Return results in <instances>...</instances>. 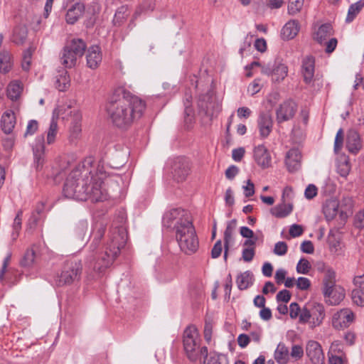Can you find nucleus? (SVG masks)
<instances>
[{"instance_id": "f3484780", "label": "nucleus", "mask_w": 364, "mask_h": 364, "mask_svg": "<svg viewBox=\"0 0 364 364\" xmlns=\"http://www.w3.org/2000/svg\"><path fill=\"white\" fill-rule=\"evenodd\" d=\"M258 128L262 138L267 137L272 132L273 121L269 112L260 113L258 118Z\"/></svg>"}, {"instance_id": "774afa93", "label": "nucleus", "mask_w": 364, "mask_h": 364, "mask_svg": "<svg viewBox=\"0 0 364 364\" xmlns=\"http://www.w3.org/2000/svg\"><path fill=\"white\" fill-rule=\"evenodd\" d=\"M355 225L358 228H364V210L358 212L355 216Z\"/></svg>"}, {"instance_id": "7c9ffc66", "label": "nucleus", "mask_w": 364, "mask_h": 364, "mask_svg": "<svg viewBox=\"0 0 364 364\" xmlns=\"http://www.w3.org/2000/svg\"><path fill=\"white\" fill-rule=\"evenodd\" d=\"M333 34V28L331 24H322L316 31L314 39L320 44H323L328 37Z\"/></svg>"}, {"instance_id": "e2e57ef3", "label": "nucleus", "mask_w": 364, "mask_h": 364, "mask_svg": "<svg viewBox=\"0 0 364 364\" xmlns=\"http://www.w3.org/2000/svg\"><path fill=\"white\" fill-rule=\"evenodd\" d=\"M350 165L347 161H345L344 162L340 164L338 166V172L343 177H346L348 176V174L350 172Z\"/></svg>"}, {"instance_id": "412c9836", "label": "nucleus", "mask_w": 364, "mask_h": 364, "mask_svg": "<svg viewBox=\"0 0 364 364\" xmlns=\"http://www.w3.org/2000/svg\"><path fill=\"white\" fill-rule=\"evenodd\" d=\"M318 269L319 271H323L324 274L322 289H326V288L329 289L332 286L336 284V273L333 268L326 267L324 263H321L318 265Z\"/></svg>"}, {"instance_id": "3c124183", "label": "nucleus", "mask_w": 364, "mask_h": 364, "mask_svg": "<svg viewBox=\"0 0 364 364\" xmlns=\"http://www.w3.org/2000/svg\"><path fill=\"white\" fill-rule=\"evenodd\" d=\"M299 321L300 323H309L311 326V310L304 307L299 316Z\"/></svg>"}, {"instance_id": "49530a36", "label": "nucleus", "mask_w": 364, "mask_h": 364, "mask_svg": "<svg viewBox=\"0 0 364 364\" xmlns=\"http://www.w3.org/2000/svg\"><path fill=\"white\" fill-rule=\"evenodd\" d=\"M311 268L310 262L305 258L299 259L296 265V272L299 274H307Z\"/></svg>"}, {"instance_id": "2eb2a0df", "label": "nucleus", "mask_w": 364, "mask_h": 364, "mask_svg": "<svg viewBox=\"0 0 364 364\" xmlns=\"http://www.w3.org/2000/svg\"><path fill=\"white\" fill-rule=\"evenodd\" d=\"M306 352L307 356L314 364H321L324 355L321 345L315 341H310L307 343Z\"/></svg>"}, {"instance_id": "79ce46f5", "label": "nucleus", "mask_w": 364, "mask_h": 364, "mask_svg": "<svg viewBox=\"0 0 364 364\" xmlns=\"http://www.w3.org/2000/svg\"><path fill=\"white\" fill-rule=\"evenodd\" d=\"M11 258V253L9 252L6 257L4 259L2 267L0 270V282L9 283L11 282L10 279L8 277V275H6V268L10 262Z\"/></svg>"}, {"instance_id": "f8f14e48", "label": "nucleus", "mask_w": 364, "mask_h": 364, "mask_svg": "<svg viewBox=\"0 0 364 364\" xmlns=\"http://www.w3.org/2000/svg\"><path fill=\"white\" fill-rule=\"evenodd\" d=\"M297 110V105L293 100L284 101L276 110V119L279 124L291 119Z\"/></svg>"}, {"instance_id": "b1692460", "label": "nucleus", "mask_w": 364, "mask_h": 364, "mask_svg": "<svg viewBox=\"0 0 364 364\" xmlns=\"http://www.w3.org/2000/svg\"><path fill=\"white\" fill-rule=\"evenodd\" d=\"M311 310V328L320 326L325 317V310L322 304H314Z\"/></svg>"}, {"instance_id": "5701e85b", "label": "nucleus", "mask_w": 364, "mask_h": 364, "mask_svg": "<svg viewBox=\"0 0 364 364\" xmlns=\"http://www.w3.org/2000/svg\"><path fill=\"white\" fill-rule=\"evenodd\" d=\"M346 148L352 154H356L362 148L360 134L355 130H350L347 134Z\"/></svg>"}, {"instance_id": "37998d69", "label": "nucleus", "mask_w": 364, "mask_h": 364, "mask_svg": "<svg viewBox=\"0 0 364 364\" xmlns=\"http://www.w3.org/2000/svg\"><path fill=\"white\" fill-rule=\"evenodd\" d=\"M353 302L358 306H364V290L360 289H353L351 292Z\"/></svg>"}, {"instance_id": "f03ea898", "label": "nucleus", "mask_w": 364, "mask_h": 364, "mask_svg": "<svg viewBox=\"0 0 364 364\" xmlns=\"http://www.w3.org/2000/svg\"><path fill=\"white\" fill-rule=\"evenodd\" d=\"M105 232V226L102 223H96L92 232L93 238L89 247L93 254L90 256V260L97 259L93 269L98 272H102L113 263L127 241L124 229L122 227L114 228L110 230L105 251L98 252L97 249Z\"/></svg>"}, {"instance_id": "ea45409f", "label": "nucleus", "mask_w": 364, "mask_h": 364, "mask_svg": "<svg viewBox=\"0 0 364 364\" xmlns=\"http://www.w3.org/2000/svg\"><path fill=\"white\" fill-rule=\"evenodd\" d=\"M323 213L326 216V220H332L337 214L338 212V204L336 201H331L327 203L323 208Z\"/></svg>"}, {"instance_id": "393cba45", "label": "nucleus", "mask_w": 364, "mask_h": 364, "mask_svg": "<svg viewBox=\"0 0 364 364\" xmlns=\"http://www.w3.org/2000/svg\"><path fill=\"white\" fill-rule=\"evenodd\" d=\"M274 358L278 364H287L290 361L289 350L284 343L280 342L274 353Z\"/></svg>"}, {"instance_id": "58836bf2", "label": "nucleus", "mask_w": 364, "mask_h": 364, "mask_svg": "<svg viewBox=\"0 0 364 364\" xmlns=\"http://www.w3.org/2000/svg\"><path fill=\"white\" fill-rule=\"evenodd\" d=\"M70 76L64 71L56 77L55 86L59 91L63 92L70 87Z\"/></svg>"}, {"instance_id": "9d476101", "label": "nucleus", "mask_w": 364, "mask_h": 364, "mask_svg": "<svg viewBox=\"0 0 364 364\" xmlns=\"http://www.w3.org/2000/svg\"><path fill=\"white\" fill-rule=\"evenodd\" d=\"M43 135L38 136L32 146L33 154V166L37 172L42 171L45 163V146Z\"/></svg>"}, {"instance_id": "473e14b6", "label": "nucleus", "mask_w": 364, "mask_h": 364, "mask_svg": "<svg viewBox=\"0 0 364 364\" xmlns=\"http://www.w3.org/2000/svg\"><path fill=\"white\" fill-rule=\"evenodd\" d=\"M236 226V220H232L228 222L226 229L224 232V243H225V251H224V259H227L228 252L229 248V243L232 238L233 230Z\"/></svg>"}, {"instance_id": "4c0bfd02", "label": "nucleus", "mask_w": 364, "mask_h": 364, "mask_svg": "<svg viewBox=\"0 0 364 364\" xmlns=\"http://www.w3.org/2000/svg\"><path fill=\"white\" fill-rule=\"evenodd\" d=\"M12 67L11 55L6 51L0 53V73H6Z\"/></svg>"}, {"instance_id": "69168bd1", "label": "nucleus", "mask_w": 364, "mask_h": 364, "mask_svg": "<svg viewBox=\"0 0 364 364\" xmlns=\"http://www.w3.org/2000/svg\"><path fill=\"white\" fill-rule=\"evenodd\" d=\"M242 259L244 261L250 262H251L255 256L254 248H245L242 250Z\"/></svg>"}, {"instance_id": "f257e3e1", "label": "nucleus", "mask_w": 364, "mask_h": 364, "mask_svg": "<svg viewBox=\"0 0 364 364\" xmlns=\"http://www.w3.org/2000/svg\"><path fill=\"white\" fill-rule=\"evenodd\" d=\"M146 107L145 102L133 95L123 87L116 88L106 106V110L113 124L126 129L136 119L142 115Z\"/></svg>"}, {"instance_id": "09e8293b", "label": "nucleus", "mask_w": 364, "mask_h": 364, "mask_svg": "<svg viewBox=\"0 0 364 364\" xmlns=\"http://www.w3.org/2000/svg\"><path fill=\"white\" fill-rule=\"evenodd\" d=\"M38 123L36 120H29L26 127V132L24 133V136L26 137L28 136L33 135L38 130Z\"/></svg>"}, {"instance_id": "0e129e2a", "label": "nucleus", "mask_w": 364, "mask_h": 364, "mask_svg": "<svg viewBox=\"0 0 364 364\" xmlns=\"http://www.w3.org/2000/svg\"><path fill=\"white\" fill-rule=\"evenodd\" d=\"M239 173V168L235 165L230 166L225 171V176L229 180H232Z\"/></svg>"}, {"instance_id": "cd10ccee", "label": "nucleus", "mask_w": 364, "mask_h": 364, "mask_svg": "<svg viewBox=\"0 0 364 364\" xmlns=\"http://www.w3.org/2000/svg\"><path fill=\"white\" fill-rule=\"evenodd\" d=\"M85 10L83 4L76 3L73 5L67 11L65 16L66 22L69 24H74L82 15Z\"/></svg>"}, {"instance_id": "f704fd0d", "label": "nucleus", "mask_w": 364, "mask_h": 364, "mask_svg": "<svg viewBox=\"0 0 364 364\" xmlns=\"http://www.w3.org/2000/svg\"><path fill=\"white\" fill-rule=\"evenodd\" d=\"M292 211V205L291 204L282 203L278 205L271 209V213L277 218H285Z\"/></svg>"}, {"instance_id": "c756f323", "label": "nucleus", "mask_w": 364, "mask_h": 364, "mask_svg": "<svg viewBox=\"0 0 364 364\" xmlns=\"http://www.w3.org/2000/svg\"><path fill=\"white\" fill-rule=\"evenodd\" d=\"M28 35V29L26 26L19 25L14 28L11 41L15 44L22 45L24 43Z\"/></svg>"}, {"instance_id": "8fccbe9b", "label": "nucleus", "mask_w": 364, "mask_h": 364, "mask_svg": "<svg viewBox=\"0 0 364 364\" xmlns=\"http://www.w3.org/2000/svg\"><path fill=\"white\" fill-rule=\"evenodd\" d=\"M288 247L285 242H278L275 244L274 253L279 256H283L287 252Z\"/></svg>"}, {"instance_id": "bf43d9fd", "label": "nucleus", "mask_w": 364, "mask_h": 364, "mask_svg": "<svg viewBox=\"0 0 364 364\" xmlns=\"http://www.w3.org/2000/svg\"><path fill=\"white\" fill-rule=\"evenodd\" d=\"M318 189L314 184H309L304 192V196L307 199H312L317 195Z\"/></svg>"}, {"instance_id": "864d4df0", "label": "nucleus", "mask_w": 364, "mask_h": 364, "mask_svg": "<svg viewBox=\"0 0 364 364\" xmlns=\"http://www.w3.org/2000/svg\"><path fill=\"white\" fill-rule=\"evenodd\" d=\"M88 229V223L86 220L80 221L76 226V233L80 237L83 238Z\"/></svg>"}, {"instance_id": "4468645a", "label": "nucleus", "mask_w": 364, "mask_h": 364, "mask_svg": "<svg viewBox=\"0 0 364 364\" xmlns=\"http://www.w3.org/2000/svg\"><path fill=\"white\" fill-rule=\"evenodd\" d=\"M326 301L331 305L339 304L345 298L346 291L340 285H333L331 288L322 289Z\"/></svg>"}, {"instance_id": "052dcab7", "label": "nucleus", "mask_w": 364, "mask_h": 364, "mask_svg": "<svg viewBox=\"0 0 364 364\" xmlns=\"http://www.w3.org/2000/svg\"><path fill=\"white\" fill-rule=\"evenodd\" d=\"M277 301H283L284 303L289 302V301L291 299V294L289 291L287 289H283L278 292L277 294Z\"/></svg>"}, {"instance_id": "680f3d73", "label": "nucleus", "mask_w": 364, "mask_h": 364, "mask_svg": "<svg viewBox=\"0 0 364 364\" xmlns=\"http://www.w3.org/2000/svg\"><path fill=\"white\" fill-rule=\"evenodd\" d=\"M343 352V346L339 341H333L330 347V353L331 355H339Z\"/></svg>"}, {"instance_id": "a18cd8bd", "label": "nucleus", "mask_w": 364, "mask_h": 364, "mask_svg": "<svg viewBox=\"0 0 364 364\" xmlns=\"http://www.w3.org/2000/svg\"><path fill=\"white\" fill-rule=\"evenodd\" d=\"M21 221H22V212L19 211L16 218H14L13 223V232L11 236L13 240H16L18 236L19 231L21 228Z\"/></svg>"}, {"instance_id": "4d7b16f0", "label": "nucleus", "mask_w": 364, "mask_h": 364, "mask_svg": "<svg viewBox=\"0 0 364 364\" xmlns=\"http://www.w3.org/2000/svg\"><path fill=\"white\" fill-rule=\"evenodd\" d=\"M296 285L300 290H306L310 287L311 282L308 278L301 277L298 278Z\"/></svg>"}, {"instance_id": "4be33fe9", "label": "nucleus", "mask_w": 364, "mask_h": 364, "mask_svg": "<svg viewBox=\"0 0 364 364\" xmlns=\"http://www.w3.org/2000/svg\"><path fill=\"white\" fill-rule=\"evenodd\" d=\"M301 158V153L298 149H291L287 153L285 163L289 171L294 172L299 168Z\"/></svg>"}, {"instance_id": "7ed1b4c3", "label": "nucleus", "mask_w": 364, "mask_h": 364, "mask_svg": "<svg viewBox=\"0 0 364 364\" xmlns=\"http://www.w3.org/2000/svg\"><path fill=\"white\" fill-rule=\"evenodd\" d=\"M163 224L172 228L180 250L187 255L196 253L199 248V240L189 212L173 208L165 213Z\"/></svg>"}, {"instance_id": "1a4fd4ad", "label": "nucleus", "mask_w": 364, "mask_h": 364, "mask_svg": "<svg viewBox=\"0 0 364 364\" xmlns=\"http://www.w3.org/2000/svg\"><path fill=\"white\" fill-rule=\"evenodd\" d=\"M198 107L200 113L213 117L220 110V102L213 89H208L205 93L199 95Z\"/></svg>"}, {"instance_id": "6e6552de", "label": "nucleus", "mask_w": 364, "mask_h": 364, "mask_svg": "<svg viewBox=\"0 0 364 364\" xmlns=\"http://www.w3.org/2000/svg\"><path fill=\"white\" fill-rule=\"evenodd\" d=\"M86 49L85 43L80 38H74L67 43L61 54L60 62L67 68L76 65L77 60L82 56Z\"/></svg>"}, {"instance_id": "c03bdc74", "label": "nucleus", "mask_w": 364, "mask_h": 364, "mask_svg": "<svg viewBox=\"0 0 364 364\" xmlns=\"http://www.w3.org/2000/svg\"><path fill=\"white\" fill-rule=\"evenodd\" d=\"M304 0H289L288 5V12L291 15L299 13L304 5Z\"/></svg>"}, {"instance_id": "5fc2aeb1", "label": "nucleus", "mask_w": 364, "mask_h": 364, "mask_svg": "<svg viewBox=\"0 0 364 364\" xmlns=\"http://www.w3.org/2000/svg\"><path fill=\"white\" fill-rule=\"evenodd\" d=\"M213 325L210 321H205L204 326V338L208 343H210L212 339Z\"/></svg>"}, {"instance_id": "a878e982", "label": "nucleus", "mask_w": 364, "mask_h": 364, "mask_svg": "<svg viewBox=\"0 0 364 364\" xmlns=\"http://www.w3.org/2000/svg\"><path fill=\"white\" fill-rule=\"evenodd\" d=\"M1 124L5 134H9L12 132L16 124V117L13 111L8 110L3 114Z\"/></svg>"}, {"instance_id": "ddd939ff", "label": "nucleus", "mask_w": 364, "mask_h": 364, "mask_svg": "<svg viewBox=\"0 0 364 364\" xmlns=\"http://www.w3.org/2000/svg\"><path fill=\"white\" fill-rule=\"evenodd\" d=\"M354 320V314L350 309H343L334 314L332 325L336 329L348 328Z\"/></svg>"}, {"instance_id": "a19ab883", "label": "nucleus", "mask_w": 364, "mask_h": 364, "mask_svg": "<svg viewBox=\"0 0 364 364\" xmlns=\"http://www.w3.org/2000/svg\"><path fill=\"white\" fill-rule=\"evenodd\" d=\"M36 259V252L32 247L30 249H28L25 252L23 259L21 261V264L24 267H31L34 263Z\"/></svg>"}, {"instance_id": "423d86ee", "label": "nucleus", "mask_w": 364, "mask_h": 364, "mask_svg": "<svg viewBox=\"0 0 364 364\" xmlns=\"http://www.w3.org/2000/svg\"><path fill=\"white\" fill-rule=\"evenodd\" d=\"M201 339L196 326H188L183 337V349L187 358L191 362H196L202 357H207L208 348L200 346Z\"/></svg>"}, {"instance_id": "a211bd4d", "label": "nucleus", "mask_w": 364, "mask_h": 364, "mask_svg": "<svg viewBox=\"0 0 364 364\" xmlns=\"http://www.w3.org/2000/svg\"><path fill=\"white\" fill-rule=\"evenodd\" d=\"M63 108L62 107H56L53 112L52 119L50 123L49 129L47 133V143L51 144L55 141L58 133V118L63 114Z\"/></svg>"}, {"instance_id": "e433bc0d", "label": "nucleus", "mask_w": 364, "mask_h": 364, "mask_svg": "<svg viewBox=\"0 0 364 364\" xmlns=\"http://www.w3.org/2000/svg\"><path fill=\"white\" fill-rule=\"evenodd\" d=\"M287 73L288 68L287 65L282 63L276 65L272 77V80L279 82L286 77Z\"/></svg>"}, {"instance_id": "6ab92c4d", "label": "nucleus", "mask_w": 364, "mask_h": 364, "mask_svg": "<svg viewBox=\"0 0 364 364\" xmlns=\"http://www.w3.org/2000/svg\"><path fill=\"white\" fill-rule=\"evenodd\" d=\"M315 60L312 56H306L304 58L301 65V73L304 81L306 84L312 82L314 76Z\"/></svg>"}, {"instance_id": "13d9d810", "label": "nucleus", "mask_w": 364, "mask_h": 364, "mask_svg": "<svg viewBox=\"0 0 364 364\" xmlns=\"http://www.w3.org/2000/svg\"><path fill=\"white\" fill-rule=\"evenodd\" d=\"M223 247L221 240H218L211 250V257L213 259H216L219 257L222 253Z\"/></svg>"}, {"instance_id": "0eeeda50", "label": "nucleus", "mask_w": 364, "mask_h": 364, "mask_svg": "<svg viewBox=\"0 0 364 364\" xmlns=\"http://www.w3.org/2000/svg\"><path fill=\"white\" fill-rule=\"evenodd\" d=\"M82 271L80 260L72 259L66 261L60 271L54 278V283L58 287L70 285L80 281Z\"/></svg>"}, {"instance_id": "de8ad7c7", "label": "nucleus", "mask_w": 364, "mask_h": 364, "mask_svg": "<svg viewBox=\"0 0 364 364\" xmlns=\"http://www.w3.org/2000/svg\"><path fill=\"white\" fill-rule=\"evenodd\" d=\"M289 355L290 358L294 359L295 360L301 359L304 355L303 348L299 345H294L291 352H289Z\"/></svg>"}, {"instance_id": "bb28decb", "label": "nucleus", "mask_w": 364, "mask_h": 364, "mask_svg": "<svg viewBox=\"0 0 364 364\" xmlns=\"http://www.w3.org/2000/svg\"><path fill=\"white\" fill-rule=\"evenodd\" d=\"M299 31V22L296 20L289 21L282 29V36L284 40L294 38Z\"/></svg>"}, {"instance_id": "338daca9", "label": "nucleus", "mask_w": 364, "mask_h": 364, "mask_svg": "<svg viewBox=\"0 0 364 364\" xmlns=\"http://www.w3.org/2000/svg\"><path fill=\"white\" fill-rule=\"evenodd\" d=\"M304 230L299 225L294 224L290 226L289 234L291 237H296L302 235Z\"/></svg>"}, {"instance_id": "20e7f679", "label": "nucleus", "mask_w": 364, "mask_h": 364, "mask_svg": "<svg viewBox=\"0 0 364 364\" xmlns=\"http://www.w3.org/2000/svg\"><path fill=\"white\" fill-rule=\"evenodd\" d=\"M92 157H87L77 164L69 173L63 187V194L68 198L87 200L86 186L92 172Z\"/></svg>"}, {"instance_id": "aec40b11", "label": "nucleus", "mask_w": 364, "mask_h": 364, "mask_svg": "<svg viewBox=\"0 0 364 364\" xmlns=\"http://www.w3.org/2000/svg\"><path fill=\"white\" fill-rule=\"evenodd\" d=\"M102 58L101 49L98 46H92L88 48L86 59L90 68L96 69L100 65Z\"/></svg>"}, {"instance_id": "dca6fc26", "label": "nucleus", "mask_w": 364, "mask_h": 364, "mask_svg": "<svg viewBox=\"0 0 364 364\" xmlns=\"http://www.w3.org/2000/svg\"><path fill=\"white\" fill-rule=\"evenodd\" d=\"M254 159L262 168L270 166L272 158L268 149L264 145H258L254 149Z\"/></svg>"}, {"instance_id": "c9c22d12", "label": "nucleus", "mask_w": 364, "mask_h": 364, "mask_svg": "<svg viewBox=\"0 0 364 364\" xmlns=\"http://www.w3.org/2000/svg\"><path fill=\"white\" fill-rule=\"evenodd\" d=\"M364 6V0H359L357 2L351 4L348 11V15L346 21L350 23L353 21L358 14L361 11Z\"/></svg>"}, {"instance_id": "603ef678", "label": "nucleus", "mask_w": 364, "mask_h": 364, "mask_svg": "<svg viewBox=\"0 0 364 364\" xmlns=\"http://www.w3.org/2000/svg\"><path fill=\"white\" fill-rule=\"evenodd\" d=\"M343 143V131L342 129H340L336 135L335 141H334V151L336 152H338L342 146Z\"/></svg>"}, {"instance_id": "72a5a7b5", "label": "nucleus", "mask_w": 364, "mask_h": 364, "mask_svg": "<svg viewBox=\"0 0 364 364\" xmlns=\"http://www.w3.org/2000/svg\"><path fill=\"white\" fill-rule=\"evenodd\" d=\"M203 364H229L228 356L222 353H210L207 357H203Z\"/></svg>"}, {"instance_id": "39448f33", "label": "nucleus", "mask_w": 364, "mask_h": 364, "mask_svg": "<svg viewBox=\"0 0 364 364\" xmlns=\"http://www.w3.org/2000/svg\"><path fill=\"white\" fill-rule=\"evenodd\" d=\"M114 184L111 178H106V173L99 166L95 169L92 165V172L89 176V181L86 186L87 199L92 202H99L107 200L113 190L110 185Z\"/></svg>"}, {"instance_id": "2f4dec72", "label": "nucleus", "mask_w": 364, "mask_h": 364, "mask_svg": "<svg viewBox=\"0 0 364 364\" xmlns=\"http://www.w3.org/2000/svg\"><path fill=\"white\" fill-rule=\"evenodd\" d=\"M240 290L247 289L253 283V274L250 271H246L237 276L236 279Z\"/></svg>"}, {"instance_id": "6e6d98bb", "label": "nucleus", "mask_w": 364, "mask_h": 364, "mask_svg": "<svg viewBox=\"0 0 364 364\" xmlns=\"http://www.w3.org/2000/svg\"><path fill=\"white\" fill-rule=\"evenodd\" d=\"M302 309L296 302H293L289 306V316L291 318H296L299 316Z\"/></svg>"}, {"instance_id": "c85d7f7f", "label": "nucleus", "mask_w": 364, "mask_h": 364, "mask_svg": "<svg viewBox=\"0 0 364 364\" xmlns=\"http://www.w3.org/2000/svg\"><path fill=\"white\" fill-rule=\"evenodd\" d=\"M23 91V85L18 80L11 81L7 87V97L12 101L17 100Z\"/></svg>"}, {"instance_id": "9b49d317", "label": "nucleus", "mask_w": 364, "mask_h": 364, "mask_svg": "<svg viewBox=\"0 0 364 364\" xmlns=\"http://www.w3.org/2000/svg\"><path fill=\"white\" fill-rule=\"evenodd\" d=\"M172 174L178 182L186 180L190 173V163L184 157L176 158L171 165Z\"/></svg>"}]
</instances>
